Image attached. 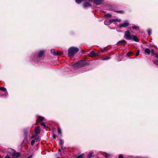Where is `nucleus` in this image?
Returning <instances> with one entry per match:
<instances>
[{
    "instance_id": "nucleus-43",
    "label": "nucleus",
    "mask_w": 158,
    "mask_h": 158,
    "mask_svg": "<svg viewBox=\"0 0 158 158\" xmlns=\"http://www.w3.org/2000/svg\"><path fill=\"white\" fill-rule=\"evenodd\" d=\"M156 58H158V55H157V54L156 55Z\"/></svg>"
},
{
    "instance_id": "nucleus-8",
    "label": "nucleus",
    "mask_w": 158,
    "mask_h": 158,
    "mask_svg": "<svg viewBox=\"0 0 158 158\" xmlns=\"http://www.w3.org/2000/svg\"><path fill=\"white\" fill-rule=\"evenodd\" d=\"M31 138H34L36 141H39L40 140L39 136L37 134H35L33 135L31 137Z\"/></svg>"
},
{
    "instance_id": "nucleus-31",
    "label": "nucleus",
    "mask_w": 158,
    "mask_h": 158,
    "mask_svg": "<svg viewBox=\"0 0 158 158\" xmlns=\"http://www.w3.org/2000/svg\"><path fill=\"white\" fill-rule=\"evenodd\" d=\"M58 132L60 134H61V131L60 129V128H58L57 130Z\"/></svg>"
},
{
    "instance_id": "nucleus-25",
    "label": "nucleus",
    "mask_w": 158,
    "mask_h": 158,
    "mask_svg": "<svg viewBox=\"0 0 158 158\" xmlns=\"http://www.w3.org/2000/svg\"><path fill=\"white\" fill-rule=\"evenodd\" d=\"M105 154H106V156H105L104 155H103V156H105V157L106 158H107L108 157L110 156H111V154H107L106 153H105Z\"/></svg>"
},
{
    "instance_id": "nucleus-41",
    "label": "nucleus",
    "mask_w": 158,
    "mask_h": 158,
    "mask_svg": "<svg viewBox=\"0 0 158 158\" xmlns=\"http://www.w3.org/2000/svg\"><path fill=\"white\" fill-rule=\"evenodd\" d=\"M121 20L120 19H118L117 21H116V22L117 21V22H121Z\"/></svg>"
},
{
    "instance_id": "nucleus-13",
    "label": "nucleus",
    "mask_w": 158,
    "mask_h": 158,
    "mask_svg": "<svg viewBox=\"0 0 158 158\" xmlns=\"http://www.w3.org/2000/svg\"><path fill=\"white\" fill-rule=\"evenodd\" d=\"M131 27L133 29L135 30H139V27L138 26H135L134 25H133L131 26Z\"/></svg>"
},
{
    "instance_id": "nucleus-24",
    "label": "nucleus",
    "mask_w": 158,
    "mask_h": 158,
    "mask_svg": "<svg viewBox=\"0 0 158 158\" xmlns=\"http://www.w3.org/2000/svg\"><path fill=\"white\" fill-rule=\"evenodd\" d=\"M109 20H110V23H111L113 22H116V21H117L118 19H109Z\"/></svg>"
},
{
    "instance_id": "nucleus-22",
    "label": "nucleus",
    "mask_w": 158,
    "mask_h": 158,
    "mask_svg": "<svg viewBox=\"0 0 158 158\" xmlns=\"http://www.w3.org/2000/svg\"><path fill=\"white\" fill-rule=\"evenodd\" d=\"M126 43V41L124 40H123L119 41L118 43L125 44Z\"/></svg>"
},
{
    "instance_id": "nucleus-33",
    "label": "nucleus",
    "mask_w": 158,
    "mask_h": 158,
    "mask_svg": "<svg viewBox=\"0 0 158 158\" xmlns=\"http://www.w3.org/2000/svg\"><path fill=\"white\" fill-rule=\"evenodd\" d=\"M35 142V141L33 139L31 140V144L32 145H33L34 144Z\"/></svg>"
},
{
    "instance_id": "nucleus-29",
    "label": "nucleus",
    "mask_w": 158,
    "mask_h": 158,
    "mask_svg": "<svg viewBox=\"0 0 158 158\" xmlns=\"http://www.w3.org/2000/svg\"><path fill=\"white\" fill-rule=\"evenodd\" d=\"M151 53L153 55H156L155 52H154V50L153 49H151Z\"/></svg>"
},
{
    "instance_id": "nucleus-37",
    "label": "nucleus",
    "mask_w": 158,
    "mask_h": 158,
    "mask_svg": "<svg viewBox=\"0 0 158 158\" xmlns=\"http://www.w3.org/2000/svg\"><path fill=\"white\" fill-rule=\"evenodd\" d=\"M53 138L54 139H55L56 137V135L54 134H53Z\"/></svg>"
},
{
    "instance_id": "nucleus-28",
    "label": "nucleus",
    "mask_w": 158,
    "mask_h": 158,
    "mask_svg": "<svg viewBox=\"0 0 158 158\" xmlns=\"http://www.w3.org/2000/svg\"><path fill=\"white\" fill-rule=\"evenodd\" d=\"M148 35H150L151 34V29H148L147 31Z\"/></svg>"
},
{
    "instance_id": "nucleus-35",
    "label": "nucleus",
    "mask_w": 158,
    "mask_h": 158,
    "mask_svg": "<svg viewBox=\"0 0 158 158\" xmlns=\"http://www.w3.org/2000/svg\"><path fill=\"white\" fill-rule=\"evenodd\" d=\"M153 63L156 64L158 65V61L157 60H154L153 61Z\"/></svg>"
},
{
    "instance_id": "nucleus-6",
    "label": "nucleus",
    "mask_w": 158,
    "mask_h": 158,
    "mask_svg": "<svg viewBox=\"0 0 158 158\" xmlns=\"http://www.w3.org/2000/svg\"><path fill=\"white\" fill-rule=\"evenodd\" d=\"M51 52L55 56L60 55L62 54V52H56L55 49H53L51 50Z\"/></svg>"
},
{
    "instance_id": "nucleus-1",
    "label": "nucleus",
    "mask_w": 158,
    "mask_h": 158,
    "mask_svg": "<svg viewBox=\"0 0 158 158\" xmlns=\"http://www.w3.org/2000/svg\"><path fill=\"white\" fill-rule=\"evenodd\" d=\"M79 50V49L77 47H72L68 49V55L69 57H73L74 55Z\"/></svg>"
},
{
    "instance_id": "nucleus-27",
    "label": "nucleus",
    "mask_w": 158,
    "mask_h": 158,
    "mask_svg": "<svg viewBox=\"0 0 158 158\" xmlns=\"http://www.w3.org/2000/svg\"><path fill=\"white\" fill-rule=\"evenodd\" d=\"M133 54V52H129L128 53H127V56H129V55H132Z\"/></svg>"
},
{
    "instance_id": "nucleus-17",
    "label": "nucleus",
    "mask_w": 158,
    "mask_h": 158,
    "mask_svg": "<svg viewBox=\"0 0 158 158\" xmlns=\"http://www.w3.org/2000/svg\"><path fill=\"white\" fill-rule=\"evenodd\" d=\"M104 23L106 25H109L110 24V20H106L104 21Z\"/></svg>"
},
{
    "instance_id": "nucleus-15",
    "label": "nucleus",
    "mask_w": 158,
    "mask_h": 158,
    "mask_svg": "<svg viewBox=\"0 0 158 158\" xmlns=\"http://www.w3.org/2000/svg\"><path fill=\"white\" fill-rule=\"evenodd\" d=\"M24 135H25V138H24V140H27V135H28V133L27 131L26 130H25L24 131Z\"/></svg>"
},
{
    "instance_id": "nucleus-19",
    "label": "nucleus",
    "mask_w": 158,
    "mask_h": 158,
    "mask_svg": "<svg viewBox=\"0 0 158 158\" xmlns=\"http://www.w3.org/2000/svg\"><path fill=\"white\" fill-rule=\"evenodd\" d=\"M101 0H94V2L97 4L99 5L101 3Z\"/></svg>"
},
{
    "instance_id": "nucleus-9",
    "label": "nucleus",
    "mask_w": 158,
    "mask_h": 158,
    "mask_svg": "<svg viewBox=\"0 0 158 158\" xmlns=\"http://www.w3.org/2000/svg\"><path fill=\"white\" fill-rule=\"evenodd\" d=\"M40 131V127L38 126L35 129V133L36 134H39Z\"/></svg>"
},
{
    "instance_id": "nucleus-40",
    "label": "nucleus",
    "mask_w": 158,
    "mask_h": 158,
    "mask_svg": "<svg viewBox=\"0 0 158 158\" xmlns=\"http://www.w3.org/2000/svg\"><path fill=\"white\" fill-rule=\"evenodd\" d=\"M4 158H14V157L11 158L9 156H5Z\"/></svg>"
},
{
    "instance_id": "nucleus-11",
    "label": "nucleus",
    "mask_w": 158,
    "mask_h": 158,
    "mask_svg": "<svg viewBox=\"0 0 158 158\" xmlns=\"http://www.w3.org/2000/svg\"><path fill=\"white\" fill-rule=\"evenodd\" d=\"M83 6L84 8L91 6L90 4L87 2H85V3H84L83 4Z\"/></svg>"
},
{
    "instance_id": "nucleus-23",
    "label": "nucleus",
    "mask_w": 158,
    "mask_h": 158,
    "mask_svg": "<svg viewBox=\"0 0 158 158\" xmlns=\"http://www.w3.org/2000/svg\"><path fill=\"white\" fill-rule=\"evenodd\" d=\"M59 143L61 145V146H62V145H63V144L64 143V142L63 140L61 139H60L59 140Z\"/></svg>"
},
{
    "instance_id": "nucleus-2",
    "label": "nucleus",
    "mask_w": 158,
    "mask_h": 158,
    "mask_svg": "<svg viewBox=\"0 0 158 158\" xmlns=\"http://www.w3.org/2000/svg\"><path fill=\"white\" fill-rule=\"evenodd\" d=\"M85 64L86 63L85 61L82 60L79 61L77 63H76L74 64V66H75V67H77L79 68L84 66L85 65Z\"/></svg>"
},
{
    "instance_id": "nucleus-18",
    "label": "nucleus",
    "mask_w": 158,
    "mask_h": 158,
    "mask_svg": "<svg viewBox=\"0 0 158 158\" xmlns=\"http://www.w3.org/2000/svg\"><path fill=\"white\" fill-rule=\"evenodd\" d=\"M90 55L91 56H95L97 55L95 53V52L94 51H92L90 52Z\"/></svg>"
},
{
    "instance_id": "nucleus-45",
    "label": "nucleus",
    "mask_w": 158,
    "mask_h": 158,
    "mask_svg": "<svg viewBox=\"0 0 158 158\" xmlns=\"http://www.w3.org/2000/svg\"><path fill=\"white\" fill-rule=\"evenodd\" d=\"M57 158H60L59 157H57Z\"/></svg>"
},
{
    "instance_id": "nucleus-3",
    "label": "nucleus",
    "mask_w": 158,
    "mask_h": 158,
    "mask_svg": "<svg viewBox=\"0 0 158 158\" xmlns=\"http://www.w3.org/2000/svg\"><path fill=\"white\" fill-rule=\"evenodd\" d=\"M7 94V93L6 91L5 88L3 87L0 88V96H6Z\"/></svg>"
},
{
    "instance_id": "nucleus-12",
    "label": "nucleus",
    "mask_w": 158,
    "mask_h": 158,
    "mask_svg": "<svg viewBox=\"0 0 158 158\" xmlns=\"http://www.w3.org/2000/svg\"><path fill=\"white\" fill-rule=\"evenodd\" d=\"M131 40H133L135 42H138L139 41L138 39L136 36L134 35L132 36V39Z\"/></svg>"
},
{
    "instance_id": "nucleus-14",
    "label": "nucleus",
    "mask_w": 158,
    "mask_h": 158,
    "mask_svg": "<svg viewBox=\"0 0 158 158\" xmlns=\"http://www.w3.org/2000/svg\"><path fill=\"white\" fill-rule=\"evenodd\" d=\"M44 50H42L40 51L39 53V57H41L43 55L44 53Z\"/></svg>"
},
{
    "instance_id": "nucleus-5",
    "label": "nucleus",
    "mask_w": 158,
    "mask_h": 158,
    "mask_svg": "<svg viewBox=\"0 0 158 158\" xmlns=\"http://www.w3.org/2000/svg\"><path fill=\"white\" fill-rule=\"evenodd\" d=\"M129 23L128 21L125 20L124 21L123 23L120 24H119L118 26L120 28L125 27H126L128 26L129 25Z\"/></svg>"
},
{
    "instance_id": "nucleus-38",
    "label": "nucleus",
    "mask_w": 158,
    "mask_h": 158,
    "mask_svg": "<svg viewBox=\"0 0 158 158\" xmlns=\"http://www.w3.org/2000/svg\"><path fill=\"white\" fill-rule=\"evenodd\" d=\"M118 158H123V157L122 155H119Z\"/></svg>"
},
{
    "instance_id": "nucleus-26",
    "label": "nucleus",
    "mask_w": 158,
    "mask_h": 158,
    "mask_svg": "<svg viewBox=\"0 0 158 158\" xmlns=\"http://www.w3.org/2000/svg\"><path fill=\"white\" fill-rule=\"evenodd\" d=\"M105 16L107 18H110L111 17L112 15L111 14H105Z\"/></svg>"
},
{
    "instance_id": "nucleus-34",
    "label": "nucleus",
    "mask_w": 158,
    "mask_h": 158,
    "mask_svg": "<svg viewBox=\"0 0 158 158\" xmlns=\"http://www.w3.org/2000/svg\"><path fill=\"white\" fill-rule=\"evenodd\" d=\"M139 50H137V52L136 53V57L139 54Z\"/></svg>"
},
{
    "instance_id": "nucleus-39",
    "label": "nucleus",
    "mask_w": 158,
    "mask_h": 158,
    "mask_svg": "<svg viewBox=\"0 0 158 158\" xmlns=\"http://www.w3.org/2000/svg\"><path fill=\"white\" fill-rule=\"evenodd\" d=\"M117 12L118 13H123V11L122 10H120V11H118Z\"/></svg>"
},
{
    "instance_id": "nucleus-44",
    "label": "nucleus",
    "mask_w": 158,
    "mask_h": 158,
    "mask_svg": "<svg viewBox=\"0 0 158 158\" xmlns=\"http://www.w3.org/2000/svg\"><path fill=\"white\" fill-rule=\"evenodd\" d=\"M60 151H61V150H60V149H59L58 150V151L60 152Z\"/></svg>"
},
{
    "instance_id": "nucleus-21",
    "label": "nucleus",
    "mask_w": 158,
    "mask_h": 158,
    "mask_svg": "<svg viewBox=\"0 0 158 158\" xmlns=\"http://www.w3.org/2000/svg\"><path fill=\"white\" fill-rule=\"evenodd\" d=\"M21 155V154L19 152H15V156L16 157L18 158L19 156H20Z\"/></svg>"
},
{
    "instance_id": "nucleus-32",
    "label": "nucleus",
    "mask_w": 158,
    "mask_h": 158,
    "mask_svg": "<svg viewBox=\"0 0 158 158\" xmlns=\"http://www.w3.org/2000/svg\"><path fill=\"white\" fill-rule=\"evenodd\" d=\"M84 155L83 154H81L79 156H78L76 158H82V157Z\"/></svg>"
},
{
    "instance_id": "nucleus-30",
    "label": "nucleus",
    "mask_w": 158,
    "mask_h": 158,
    "mask_svg": "<svg viewBox=\"0 0 158 158\" xmlns=\"http://www.w3.org/2000/svg\"><path fill=\"white\" fill-rule=\"evenodd\" d=\"M110 58V57H107L106 58H104L102 59V60H107L108 59H109Z\"/></svg>"
},
{
    "instance_id": "nucleus-20",
    "label": "nucleus",
    "mask_w": 158,
    "mask_h": 158,
    "mask_svg": "<svg viewBox=\"0 0 158 158\" xmlns=\"http://www.w3.org/2000/svg\"><path fill=\"white\" fill-rule=\"evenodd\" d=\"M93 153V152H89L88 154L87 158H91L92 157Z\"/></svg>"
},
{
    "instance_id": "nucleus-7",
    "label": "nucleus",
    "mask_w": 158,
    "mask_h": 158,
    "mask_svg": "<svg viewBox=\"0 0 158 158\" xmlns=\"http://www.w3.org/2000/svg\"><path fill=\"white\" fill-rule=\"evenodd\" d=\"M8 152L10 153V155L14 157L15 156V152H16L13 149L11 148H9L8 149Z\"/></svg>"
},
{
    "instance_id": "nucleus-10",
    "label": "nucleus",
    "mask_w": 158,
    "mask_h": 158,
    "mask_svg": "<svg viewBox=\"0 0 158 158\" xmlns=\"http://www.w3.org/2000/svg\"><path fill=\"white\" fill-rule=\"evenodd\" d=\"M44 117L39 116L38 118V119L36 120V123H39L40 122L44 120Z\"/></svg>"
},
{
    "instance_id": "nucleus-42",
    "label": "nucleus",
    "mask_w": 158,
    "mask_h": 158,
    "mask_svg": "<svg viewBox=\"0 0 158 158\" xmlns=\"http://www.w3.org/2000/svg\"><path fill=\"white\" fill-rule=\"evenodd\" d=\"M32 157V155H30L27 158H31Z\"/></svg>"
},
{
    "instance_id": "nucleus-4",
    "label": "nucleus",
    "mask_w": 158,
    "mask_h": 158,
    "mask_svg": "<svg viewBox=\"0 0 158 158\" xmlns=\"http://www.w3.org/2000/svg\"><path fill=\"white\" fill-rule=\"evenodd\" d=\"M130 31H127L125 33L124 38L128 40H131L132 39V36L130 35Z\"/></svg>"
},
{
    "instance_id": "nucleus-36",
    "label": "nucleus",
    "mask_w": 158,
    "mask_h": 158,
    "mask_svg": "<svg viewBox=\"0 0 158 158\" xmlns=\"http://www.w3.org/2000/svg\"><path fill=\"white\" fill-rule=\"evenodd\" d=\"M41 126H43L44 128H45V124L44 123H41Z\"/></svg>"
},
{
    "instance_id": "nucleus-16",
    "label": "nucleus",
    "mask_w": 158,
    "mask_h": 158,
    "mask_svg": "<svg viewBox=\"0 0 158 158\" xmlns=\"http://www.w3.org/2000/svg\"><path fill=\"white\" fill-rule=\"evenodd\" d=\"M144 52L147 54H149L150 53L151 51L149 49L147 48L145 49Z\"/></svg>"
}]
</instances>
